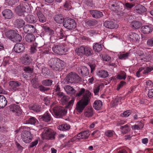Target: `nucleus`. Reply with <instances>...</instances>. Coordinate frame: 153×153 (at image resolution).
I'll return each mask as SVG.
<instances>
[{"mask_svg":"<svg viewBox=\"0 0 153 153\" xmlns=\"http://www.w3.org/2000/svg\"><path fill=\"white\" fill-rule=\"evenodd\" d=\"M92 96L91 92L87 91L83 97L76 104V110L79 113L82 112L85 107L88 105Z\"/></svg>","mask_w":153,"mask_h":153,"instance_id":"nucleus-1","label":"nucleus"},{"mask_svg":"<svg viewBox=\"0 0 153 153\" xmlns=\"http://www.w3.org/2000/svg\"><path fill=\"white\" fill-rule=\"evenodd\" d=\"M49 64L51 68L56 71L61 70L64 66V62L58 58L51 59Z\"/></svg>","mask_w":153,"mask_h":153,"instance_id":"nucleus-2","label":"nucleus"},{"mask_svg":"<svg viewBox=\"0 0 153 153\" xmlns=\"http://www.w3.org/2000/svg\"><path fill=\"white\" fill-rule=\"evenodd\" d=\"M17 30H11L7 31L5 34L6 36L14 42H20L22 39L21 36L17 33Z\"/></svg>","mask_w":153,"mask_h":153,"instance_id":"nucleus-3","label":"nucleus"},{"mask_svg":"<svg viewBox=\"0 0 153 153\" xmlns=\"http://www.w3.org/2000/svg\"><path fill=\"white\" fill-rule=\"evenodd\" d=\"M75 51L79 55H85L86 56H89L93 54V52L91 48L87 46H81L76 48Z\"/></svg>","mask_w":153,"mask_h":153,"instance_id":"nucleus-4","label":"nucleus"},{"mask_svg":"<svg viewBox=\"0 0 153 153\" xmlns=\"http://www.w3.org/2000/svg\"><path fill=\"white\" fill-rule=\"evenodd\" d=\"M56 133L53 130L45 128L43 129L41 135L42 138L44 139L53 140L55 138Z\"/></svg>","mask_w":153,"mask_h":153,"instance_id":"nucleus-5","label":"nucleus"},{"mask_svg":"<svg viewBox=\"0 0 153 153\" xmlns=\"http://www.w3.org/2000/svg\"><path fill=\"white\" fill-rule=\"evenodd\" d=\"M51 108L53 109L56 117L57 118H60L65 115L67 112V111L61 106H56L53 107V105H52Z\"/></svg>","mask_w":153,"mask_h":153,"instance_id":"nucleus-6","label":"nucleus"},{"mask_svg":"<svg viewBox=\"0 0 153 153\" xmlns=\"http://www.w3.org/2000/svg\"><path fill=\"white\" fill-rule=\"evenodd\" d=\"M66 80L68 84L75 83L80 81L81 79L75 73L71 72L67 76Z\"/></svg>","mask_w":153,"mask_h":153,"instance_id":"nucleus-7","label":"nucleus"},{"mask_svg":"<svg viewBox=\"0 0 153 153\" xmlns=\"http://www.w3.org/2000/svg\"><path fill=\"white\" fill-rule=\"evenodd\" d=\"M30 7L29 4H25L23 5H20L17 6L15 9L16 13L19 16H25V13L29 10Z\"/></svg>","mask_w":153,"mask_h":153,"instance_id":"nucleus-8","label":"nucleus"},{"mask_svg":"<svg viewBox=\"0 0 153 153\" xmlns=\"http://www.w3.org/2000/svg\"><path fill=\"white\" fill-rule=\"evenodd\" d=\"M63 25L65 28L69 30L74 29L76 26L75 21L72 19L65 20L63 22Z\"/></svg>","mask_w":153,"mask_h":153,"instance_id":"nucleus-9","label":"nucleus"},{"mask_svg":"<svg viewBox=\"0 0 153 153\" xmlns=\"http://www.w3.org/2000/svg\"><path fill=\"white\" fill-rule=\"evenodd\" d=\"M21 85V84L19 82L12 81L9 82V89L11 91L13 92L19 91L21 90V88L19 86Z\"/></svg>","mask_w":153,"mask_h":153,"instance_id":"nucleus-10","label":"nucleus"},{"mask_svg":"<svg viewBox=\"0 0 153 153\" xmlns=\"http://www.w3.org/2000/svg\"><path fill=\"white\" fill-rule=\"evenodd\" d=\"M21 137L23 141L26 143L30 142L33 138L30 132L26 130L22 131L21 134Z\"/></svg>","mask_w":153,"mask_h":153,"instance_id":"nucleus-11","label":"nucleus"},{"mask_svg":"<svg viewBox=\"0 0 153 153\" xmlns=\"http://www.w3.org/2000/svg\"><path fill=\"white\" fill-rule=\"evenodd\" d=\"M34 13L37 16L39 22L44 23L46 21V18L42 13L41 7H37L34 11Z\"/></svg>","mask_w":153,"mask_h":153,"instance_id":"nucleus-12","label":"nucleus"},{"mask_svg":"<svg viewBox=\"0 0 153 153\" xmlns=\"http://www.w3.org/2000/svg\"><path fill=\"white\" fill-rule=\"evenodd\" d=\"M10 110L16 114V115L19 116L21 114V111L20 107L16 104L10 105L9 106Z\"/></svg>","mask_w":153,"mask_h":153,"instance_id":"nucleus-13","label":"nucleus"},{"mask_svg":"<svg viewBox=\"0 0 153 153\" xmlns=\"http://www.w3.org/2000/svg\"><path fill=\"white\" fill-rule=\"evenodd\" d=\"M90 134L89 131H85L79 133L76 136L74 137V138H75L78 139H86L88 137Z\"/></svg>","mask_w":153,"mask_h":153,"instance_id":"nucleus-14","label":"nucleus"},{"mask_svg":"<svg viewBox=\"0 0 153 153\" xmlns=\"http://www.w3.org/2000/svg\"><path fill=\"white\" fill-rule=\"evenodd\" d=\"M146 9L145 7L141 4L136 5L134 7V11L135 13L141 14L146 12Z\"/></svg>","mask_w":153,"mask_h":153,"instance_id":"nucleus-15","label":"nucleus"},{"mask_svg":"<svg viewBox=\"0 0 153 153\" xmlns=\"http://www.w3.org/2000/svg\"><path fill=\"white\" fill-rule=\"evenodd\" d=\"M25 49L24 45L21 43H17L14 47L13 50L16 53H19L23 52Z\"/></svg>","mask_w":153,"mask_h":153,"instance_id":"nucleus-16","label":"nucleus"},{"mask_svg":"<svg viewBox=\"0 0 153 153\" xmlns=\"http://www.w3.org/2000/svg\"><path fill=\"white\" fill-rule=\"evenodd\" d=\"M3 16L5 19H10L13 17V13L9 9H6L2 12Z\"/></svg>","mask_w":153,"mask_h":153,"instance_id":"nucleus-17","label":"nucleus"},{"mask_svg":"<svg viewBox=\"0 0 153 153\" xmlns=\"http://www.w3.org/2000/svg\"><path fill=\"white\" fill-rule=\"evenodd\" d=\"M23 30L25 33H33L35 32L36 29L34 26L32 25H25L24 28Z\"/></svg>","mask_w":153,"mask_h":153,"instance_id":"nucleus-18","label":"nucleus"},{"mask_svg":"<svg viewBox=\"0 0 153 153\" xmlns=\"http://www.w3.org/2000/svg\"><path fill=\"white\" fill-rule=\"evenodd\" d=\"M40 117L41 120L47 122L50 121L52 118L50 114L47 112L43 115L40 116Z\"/></svg>","mask_w":153,"mask_h":153,"instance_id":"nucleus-19","label":"nucleus"},{"mask_svg":"<svg viewBox=\"0 0 153 153\" xmlns=\"http://www.w3.org/2000/svg\"><path fill=\"white\" fill-rule=\"evenodd\" d=\"M58 39H62V41L66 40L67 36L65 35V32L62 28H59V30L57 34Z\"/></svg>","mask_w":153,"mask_h":153,"instance_id":"nucleus-20","label":"nucleus"},{"mask_svg":"<svg viewBox=\"0 0 153 153\" xmlns=\"http://www.w3.org/2000/svg\"><path fill=\"white\" fill-rule=\"evenodd\" d=\"M25 22L24 20L21 19H17L14 22V25L18 28H21L25 25Z\"/></svg>","mask_w":153,"mask_h":153,"instance_id":"nucleus-21","label":"nucleus"},{"mask_svg":"<svg viewBox=\"0 0 153 153\" xmlns=\"http://www.w3.org/2000/svg\"><path fill=\"white\" fill-rule=\"evenodd\" d=\"M90 13L93 17L96 19L100 18L103 15L102 12L97 10H91Z\"/></svg>","mask_w":153,"mask_h":153,"instance_id":"nucleus-22","label":"nucleus"},{"mask_svg":"<svg viewBox=\"0 0 153 153\" xmlns=\"http://www.w3.org/2000/svg\"><path fill=\"white\" fill-rule=\"evenodd\" d=\"M153 28L151 26L149 25L144 26L142 27L141 31L144 34H148L152 32Z\"/></svg>","mask_w":153,"mask_h":153,"instance_id":"nucleus-23","label":"nucleus"},{"mask_svg":"<svg viewBox=\"0 0 153 153\" xmlns=\"http://www.w3.org/2000/svg\"><path fill=\"white\" fill-rule=\"evenodd\" d=\"M62 45H55L52 48L53 51L55 53L61 55L63 51H62Z\"/></svg>","mask_w":153,"mask_h":153,"instance_id":"nucleus-24","label":"nucleus"},{"mask_svg":"<svg viewBox=\"0 0 153 153\" xmlns=\"http://www.w3.org/2000/svg\"><path fill=\"white\" fill-rule=\"evenodd\" d=\"M64 88L67 94H74L76 92V91L72 87L69 85L65 86Z\"/></svg>","mask_w":153,"mask_h":153,"instance_id":"nucleus-25","label":"nucleus"},{"mask_svg":"<svg viewBox=\"0 0 153 153\" xmlns=\"http://www.w3.org/2000/svg\"><path fill=\"white\" fill-rule=\"evenodd\" d=\"M97 75L100 78H105L108 76V72L105 70H100L97 73Z\"/></svg>","mask_w":153,"mask_h":153,"instance_id":"nucleus-26","label":"nucleus"},{"mask_svg":"<svg viewBox=\"0 0 153 153\" xmlns=\"http://www.w3.org/2000/svg\"><path fill=\"white\" fill-rule=\"evenodd\" d=\"M93 106L96 110H100L102 108V103L101 101L99 100H96L94 103Z\"/></svg>","mask_w":153,"mask_h":153,"instance_id":"nucleus-27","label":"nucleus"},{"mask_svg":"<svg viewBox=\"0 0 153 153\" xmlns=\"http://www.w3.org/2000/svg\"><path fill=\"white\" fill-rule=\"evenodd\" d=\"M71 126L66 123L63 124L57 127L58 129L63 131H66L68 130L70 128Z\"/></svg>","mask_w":153,"mask_h":153,"instance_id":"nucleus-28","label":"nucleus"},{"mask_svg":"<svg viewBox=\"0 0 153 153\" xmlns=\"http://www.w3.org/2000/svg\"><path fill=\"white\" fill-rule=\"evenodd\" d=\"M78 72L80 73L83 76H85L88 74L89 70L86 67L83 66L80 69L78 70Z\"/></svg>","mask_w":153,"mask_h":153,"instance_id":"nucleus-29","label":"nucleus"},{"mask_svg":"<svg viewBox=\"0 0 153 153\" xmlns=\"http://www.w3.org/2000/svg\"><path fill=\"white\" fill-rule=\"evenodd\" d=\"M93 109L91 107H88L86 108L84 112L85 116L89 117H92L93 114Z\"/></svg>","mask_w":153,"mask_h":153,"instance_id":"nucleus-30","label":"nucleus"},{"mask_svg":"<svg viewBox=\"0 0 153 153\" xmlns=\"http://www.w3.org/2000/svg\"><path fill=\"white\" fill-rule=\"evenodd\" d=\"M129 37L131 40L133 42H136L140 39V37L137 33L132 32L129 35Z\"/></svg>","mask_w":153,"mask_h":153,"instance_id":"nucleus-31","label":"nucleus"},{"mask_svg":"<svg viewBox=\"0 0 153 153\" xmlns=\"http://www.w3.org/2000/svg\"><path fill=\"white\" fill-rule=\"evenodd\" d=\"M37 122V120L34 117L29 116L28 119L26 120L25 123L35 125Z\"/></svg>","mask_w":153,"mask_h":153,"instance_id":"nucleus-32","label":"nucleus"},{"mask_svg":"<svg viewBox=\"0 0 153 153\" xmlns=\"http://www.w3.org/2000/svg\"><path fill=\"white\" fill-rule=\"evenodd\" d=\"M35 39V36L33 34H27L25 37V40L26 42L28 43H33Z\"/></svg>","mask_w":153,"mask_h":153,"instance_id":"nucleus-33","label":"nucleus"},{"mask_svg":"<svg viewBox=\"0 0 153 153\" xmlns=\"http://www.w3.org/2000/svg\"><path fill=\"white\" fill-rule=\"evenodd\" d=\"M103 25L106 28L112 29L115 27L114 23L111 21H105L103 23Z\"/></svg>","mask_w":153,"mask_h":153,"instance_id":"nucleus-34","label":"nucleus"},{"mask_svg":"<svg viewBox=\"0 0 153 153\" xmlns=\"http://www.w3.org/2000/svg\"><path fill=\"white\" fill-rule=\"evenodd\" d=\"M7 100L5 97L2 95H0V108L4 107L7 104Z\"/></svg>","mask_w":153,"mask_h":153,"instance_id":"nucleus-35","label":"nucleus"},{"mask_svg":"<svg viewBox=\"0 0 153 153\" xmlns=\"http://www.w3.org/2000/svg\"><path fill=\"white\" fill-rule=\"evenodd\" d=\"M131 27L134 29H138L141 26V23L138 21H133L131 24Z\"/></svg>","mask_w":153,"mask_h":153,"instance_id":"nucleus-36","label":"nucleus"},{"mask_svg":"<svg viewBox=\"0 0 153 153\" xmlns=\"http://www.w3.org/2000/svg\"><path fill=\"white\" fill-rule=\"evenodd\" d=\"M54 20L58 23L61 24L63 22L64 18L62 15L61 14H57L54 17Z\"/></svg>","mask_w":153,"mask_h":153,"instance_id":"nucleus-37","label":"nucleus"},{"mask_svg":"<svg viewBox=\"0 0 153 153\" xmlns=\"http://www.w3.org/2000/svg\"><path fill=\"white\" fill-rule=\"evenodd\" d=\"M93 47L94 51L97 52L100 51L102 49V45L98 43H94Z\"/></svg>","mask_w":153,"mask_h":153,"instance_id":"nucleus-38","label":"nucleus"},{"mask_svg":"<svg viewBox=\"0 0 153 153\" xmlns=\"http://www.w3.org/2000/svg\"><path fill=\"white\" fill-rule=\"evenodd\" d=\"M26 21L30 23L36 22V19L35 17L32 15H28L26 18Z\"/></svg>","mask_w":153,"mask_h":153,"instance_id":"nucleus-39","label":"nucleus"},{"mask_svg":"<svg viewBox=\"0 0 153 153\" xmlns=\"http://www.w3.org/2000/svg\"><path fill=\"white\" fill-rule=\"evenodd\" d=\"M31 61V60L30 56L26 55L23 58L22 62L25 65H27L30 64Z\"/></svg>","mask_w":153,"mask_h":153,"instance_id":"nucleus-40","label":"nucleus"},{"mask_svg":"<svg viewBox=\"0 0 153 153\" xmlns=\"http://www.w3.org/2000/svg\"><path fill=\"white\" fill-rule=\"evenodd\" d=\"M120 129L121 130L122 133L125 134L130 131V129L127 124L124 126H121L120 127Z\"/></svg>","mask_w":153,"mask_h":153,"instance_id":"nucleus-41","label":"nucleus"},{"mask_svg":"<svg viewBox=\"0 0 153 153\" xmlns=\"http://www.w3.org/2000/svg\"><path fill=\"white\" fill-rule=\"evenodd\" d=\"M97 23V22L95 19H92L86 22V25L89 27L94 26Z\"/></svg>","mask_w":153,"mask_h":153,"instance_id":"nucleus-42","label":"nucleus"},{"mask_svg":"<svg viewBox=\"0 0 153 153\" xmlns=\"http://www.w3.org/2000/svg\"><path fill=\"white\" fill-rule=\"evenodd\" d=\"M53 82V80L51 79H47L43 80L42 84L45 86H49L52 85Z\"/></svg>","mask_w":153,"mask_h":153,"instance_id":"nucleus-43","label":"nucleus"},{"mask_svg":"<svg viewBox=\"0 0 153 153\" xmlns=\"http://www.w3.org/2000/svg\"><path fill=\"white\" fill-rule=\"evenodd\" d=\"M87 91H88L89 92H90L88 90L85 91V89L84 88H81L79 91L76 94V96L79 97H81L82 95L83 94L82 97H83Z\"/></svg>","mask_w":153,"mask_h":153,"instance_id":"nucleus-44","label":"nucleus"},{"mask_svg":"<svg viewBox=\"0 0 153 153\" xmlns=\"http://www.w3.org/2000/svg\"><path fill=\"white\" fill-rule=\"evenodd\" d=\"M129 54V53H120L118 55V58L120 59H125L128 58Z\"/></svg>","mask_w":153,"mask_h":153,"instance_id":"nucleus-45","label":"nucleus"},{"mask_svg":"<svg viewBox=\"0 0 153 153\" xmlns=\"http://www.w3.org/2000/svg\"><path fill=\"white\" fill-rule=\"evenodd\" d=\"M126 77V74L125 72L123 71L121 72L117 76V78L119 79H125Z\"/></svg>","mask_w":153,"mask_h":153,"instance_id":"nucleus-46","label":"nucleus"},{"mask_svg":"<svg viewBox=\"0 0 153 153\" xmlns=\"http://www.w3.org/2000/svg\"><path fill=\"white\" fill-rule=\"evenodd\" d=\"M112 10L115 12H119L120 10V7L114 4H112L110 6Z\"/></svg>","mask_w":153,"mask_h":153,"instance_id":"nucleus-47","label":"nucleus"},{"mask_svg":"<svg viewBox=\"0 0 153 153\" xmlns=\"http://www.w3.org/2000/svg\"><path fill=\"white\" fill-rule=\"evenodd\" d=\"M114 134V132L111 130H108L105 132V135L108 137H112Z\"/></svg>","mask_w":153,"mask_h":153,"instance_id":"nucleus-48","label":"nucleus"},{"mask_svg":"<svg viewBox=\"0 0 153 153\" xmlns=\"http://www.w3.org/2000/svg\"><path fill=\"white\" fill-rule=\"evenodd\" d=\"M30 108L36 112H39L40 111V107L37 105H33L30 107Z\"/></svg>","mask_w":153,"mask_h":153,"instance_id":"nucleus-49","label":"nucleus"},{"mask_svg":"<svg viewBox=\"0 0 153 153\" xmlns=\"http://www.w3.org/2000/svg\"><path fill=\"white\" fill-rule=\"evenodd\" d=\"M153 70V68L152 67H146L144 68V70L143 72L144 74H148Z\"/></svg>","mask_w":153,"mask_h":153,"instance_id":"nucleus-50","label":"nucleus"},{"mask_svg":"<svg viewBox=\"0 0 153 153\" xmlns=\"http://www.w3.org/2000/svg\"><path fill=\"white\" fill-rule=\"evenodd\" d=\"M18 0H6L5 2L10 6L15 4L18 1Z\"/></svg>","mask_w":153,"mask_h":153,"instance_id":"nucleus-51","label":"nucleus"},{"mask_svg":"<svg viewBox=\"0 0 153 153\" xmlns=\"http://www.w3.org/2000/svg\"><path fill=\"white\" fill-rule=\"evenodd\" d=\"M69 99V97L65 95L61 99V102L63 104H65L68 102Z\"/></svg>","mask_w":153,"mask_h":153,"instance_id":"nucleus-52","label":"nucleus"},{"mask_svg":"<svg viewBox=\"0 0 153 153\" xmlns=\"http://www.w3.org/2000/svg\"><path fill=\"white\" fill-rule=\"evenodd\" d=\"M131 114V112L127 110L123 112V113L121 114L120 116L122 117H126L130 115Z\"/></svg>","mask_w":153,"mask_h":153,"instance_id":"nucleus-53","label":"nucleus"},{"mask_svg":"<svg viewBox=\"0 0 153 153\" xmlns=\"http://www.w3.org/2000/svg\"><path fill=\"white\" fill-rule=\"evenodd\" d=\"M64 7L66 10H69L71 9V6L70 5V3L66 1L64 4Z\"/></svg>","mask_w":153,"mask_h":153,"instance_id":"nucleus-54","label":"nucleus"},{"mask_svg":"<svg viewBox=\"0 0 153 153\" xmlns=\"http://www.w3.org/2000/svg\"><path fill=\"white\" fill-rule=\"evenodd\" d=\"M144 125L141 124V126H139V125H135L132 127V128L134 130H139L143 128Z\"/></svg>","mask_w":153,"mask_h":153,"instance_id":"nucleus-55","label":"nucleus"},{"mask_svg":"<svg viewBox=\"0 0 153 153\" xmlns=\"http://www.w3.org/2000/svg\"><path fill=\"white\" fill-rule=\"evenodd\" d=\"M24 70L26 72L31 73L33 72V70L29 67H25L24 68Z\"/></svg>","mask_w":153,"mask_h":153,"instance_id":"nucleus-56","label":"nucleus"},{"mask_svg":"<svg viewBox=\"0 0 153 153\" xmlns=\"http://www.w3.org/2000/svg\"><path fill=\"white\" fill-rule=\"evenodd\" d=\"M37 46V44L36 43L33 44V46L30 47V51L32 53L35 52L36 51V48Z\"/></svg>","mask_w":153,"mask_h":153,"instance_id":"nucleus-57","label":"nucleus"},{"mask_svg":"<svg viewBox=\"0 0 153 153\" xmlns=\"http://www.w3.org/2000/svg\"><path fill=\"white\" fill-rule=\"evenodd\" d=\"M102 59L104 61H108L111 59V57L108 55L105 54L102 56Z\"/></svg>","mask_w":153,"mask_h":153,"instance_id":"nucleus-58","label":"nucleus"},{"mask_svg":"<svg viewBox=\"0 0 153 153\" xmlns=\"http://www.w3.org/2000/svg\"><path fill=\"white\" fill-rule=\"evenodd\" d=\"M146 83V88H150L153 86V84L151 80H149L147 81Z\"/></svg>","mask_w":153,"mask_h":153,"instance_id":"nucleus-59","label":"nucleus"},{"mask_svg":"<svg viewBox=\"0 0 153 153\" xmlns=\"http://www.w3.org/2000/svg\"><path fill=\"white\" fill-rule=\"evenodd\" d=\"M39 88L40 91L43 92L48 91L49 89V88L45 87L42 85H40Z\"/></svg>","mask_w":153,"mask_h":153,"instance_id":"nucleus-60","label":"nucleus"},{"mask_svg":"<svg viewBox=\"0 0 153 153\" xmlns=\"http://www.w3.org/2000/svg\"><path fill=\"white\" fill-rule=\"evenodd\" d=\"M147 45L149 47H153V38H151L147 40Z\"/></svg>","mask_w":153,"mask_h":153,"instance_id":"nucleus-61","label":"nucleus"},{"mask_svg":"<svg viewBox=\"0 0 153 153\" xmlns=\"http://www.w3.org/2000/svg\"><path fill=\"white\" fill-rule=\"evenodd\" d=\"M148 95L149 98L153 97V88L149 90Z\"/></svg>","mask_w":153,"mask_h":153,"instance_id":"nucleus-62","label":"nucleus"},{"mask_svg":"<svg viewBox=\"0 0 153 153\" xmlns=\"http://www.w3.org/2000/svg\"><path fill=\"white\" fill-rule=\"evenodd\" d=\"M74 101L75 99L74 98H72L71 100L68 102L67 107L69 108L72 106L74 104Z\"/></svg>","mask_w":153,"mask_h":153,"instance_id":"nucleus-63","label":"nucleus"},{"mask_svg":"<svg viewBox=\"0 0 153 153\" xmlns=\"http://www.w3.org/2000/svg\"><path fill=\"white\" fill-rule=\"evenodd\" d=\"M125 6L128 9H131L134 6V4L132 3H126L125 4Z\"/></svg>","mask_w":153,"mask_h":153,"instance_id":"nucleus-64","label":"nucleus"}]
</instances>
